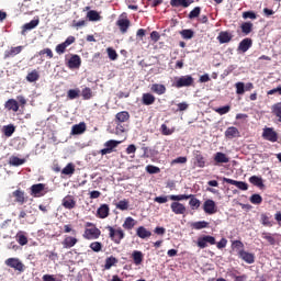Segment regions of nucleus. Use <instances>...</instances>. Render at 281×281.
Returning a JSON list of instances; mask_svg holds the SVG:
<instances>
[{"label":"nucleus","mask_w":281,"mask_h":281,"mask_svg":"<svg viewBox=\"0 0 281 281\" xmlns=\"http://www.w3.org/2000/svg\"><path fill=\"white\" fill-rule=\"evenodd\" d=\"M105 229L109 232V238L114 243L115 245H120L122 240H124L126 234H124V231L122 227L114 228L111 225L105 226Z\"/></svg>","instance_id":"obj_1"},{"label":"nucleus","mask_w":281,"mask_h":281,"mask_svg":"<svg viewBox=\"0 0 281 281\" xmlns=\"http://www.w3.org/2000/svg\"><path fill=\"white\" fill-rule=\"evenodd\" d=\"M193 86H194V78L192 77V75L177 77L175 82L172 83V87H176V89H182V87H193Z\"/></svg>","instance_id":"obj_2"},{"label":"nucleus","mask_w":281,"mask_h":281,"mask_svg":"<svg viewBox=\"0 0 281 281\" xmlns=\"http://www.w3.org/2000/svg\"><path fill=\"white\" fill-rule=\"evenodd\" d=\"M4 265L7 267H10V269H14V271H19V273H23L25 271V265L19 258H14V257L8 258L4 261Z\"/></svg>","instance_id":"obj_3"},{"label":"nucleus","mask_w":281,"mask_h":281,"mask_svg":"<svg viewBox=\"0 0 281 281\" xmlns=\"http://www.w3.org/2000/svg\"><path fill=\"white\" fill-rule=\"evenodd\" d=\"M30 190H31V196H34L35 199L45 196L47 193L45 183L33 184L31 186Z\"/></svg>","instance_id":"obj_4"},{"label":"nucleus","mask_w":281,"mask_h":281,"mask_svg":"<svg viewBox=\"0 0 281 281\" xmlns=\"http://www.w3.org/2000/svg\"><path fill=\"white\" fill-rule=\"evenodd\" d=\"M102 232L100 231V228L93 226L91 228H86L83 232V238L86 240H98V238H100Z\"/></svg>","instance_id":"obj_5"},{"label":"nucleus","mask_w":281,"mask_h":281,"mask_svg":"<svg viewBox=\"0 0 281 281\" xmlns=\"http://www.w3.org/2000/svg\"><path fill=\"white\" fill-rule=\"evenodd\" d=\"M216 238L212 235H204L198 238L196 245L200 249H205L207 245H215Z\"/></svg>","instance_id":"obj_6"},{"label":"nucleus","mask_w":281,"mask_h":281,"mask_svg":"<svg viewBox=\"0 0 281 281\" xmlns=\"http://www.w3.org/2000/svg\"><path fill=\"white\" fill-rule=\"evenodd\" d=\"M262 137L267 142L276 144V142H278V132L273 131V127H266L263 128Z\"/></svg>","instance_id":"obj_7"},{"label":"nucleus","mask_w":281,"mask_h":281,"mask_svg":"<svg viewBox=\"0 0 281 281\" xmlns=\"http://www.w3.org/2000/svg\"><path fill=\"white\" fill-rule=\"evenodd\" d=\"M203 211L205 214H216L218 212V207L216 206V202L214 200H206L203 203Z\"/></svg>","instance_id":"obj_8"},{"label":"nucleus","mask_w":281,"mask_h":281,"mask_svg":"<svg viewBox=\"0 0 281 281\" xmlns=\"http://www.w3.org/2000/svg\"><path fill=\"white\" fill-rule=\"evenodd\" d=\"M119 144H120V142L110 139V140L104 143L105 148L101 149L99 151V154L102 155V156L111 155V153H113V149L117 148Z\"/></svg>","instance_id":"obj_9"},{"label":"nucleus","mask_w":281,"mask_h":281,"mask_svg":"<svg viewBox=\"0 0 281 281\" xmlns=\"http://www.w3.org/2000/svg\"><path fill=\"white\" fill-rule=\"evenodd\" d=\"M68 69H80V65H82V59L80 55H71L70 60L66 63Z\"/></svg>","instance_id":"obj_10"},{"label":"nucleus","mask_w":281,"mask_h":281,"mask_svg":"<svg viewBox=\"0 0 281 281\" xmlns=\"http://www.w3.org/2000/svg\"><path fill=\"white\" fill-rule=\"evenodd\" d=\"M238 257L241 260H244V262H247V265H254V262H256V256H254V254L245 251V250H239Z\"/></svg>","instance_id":"obj_11"},{"label":"nucleus","mask_w":281,"mask_h":281,"mask_svg":"<svg viewBox=\"0 0 281 281\" xmlns=\"http://www.w3.org/2000/svg\"><path fill=\"white\" fill-rule=\"evenodd\" d=\"M224 183H229V186H236L238 190H249V184L244 181L233 180L229 178H223Z\"/></svg>","instance_id":"obj_12"},{"label":"nucleus","mask_w":281,"mask_h":281,"mask_svg":"<svg viewBox=\"0 0 281 281\" xmlns=\"http://www.w3.org/2000/svg\"><path fill=\"white\" fill-rule=\"evenodd\" d=\"M12 196L15 198L14 202L19 203L20 205H23L27 202V196H25V191L18 189L12 192Z\"/></svg>","instance_id":"obj_13"},{"label":"nucleus","mask_w":281,"mask_h":281,"mask_svg":"<svg viewBox=\"0 0 281 281\" xmlns=\"http://www.w3.org/2000/svg\"><path fill=\"white\" fill-rule=\"evenodd\" d=\"M116 25L121 32V34H126L128 32V27H131V20L128 19H119L116 21Z\"/></svg>","instance_id":"obj_14"},{"label":"nucleus","mask_w":281,"mask_h":281,"mask_svg":"<svg viewBox=\"0 0 281 281\" xmlns=\"http://www.w3.org/2000/svg\"><path fill=\"white\" fill-rule=\"evenodd\" d=\"M61 245L64 249H71V247H76V245H78V238L74 236H65Z\"/></svg>","instance_id":"obj_15"},{"label":"nucleus","mask_w":281,"mask_h":281,"mask_svg":"<svg viewBox=\"0 0 281 281\" xmlns=\"http://www.w3.org/2000/svg\"><path fill=\"white\" fill-rule=\"evenodd\" d=\"M251 45H254V41L249 37L244 38L239 45H238V52H243L245 54L246 52H249Z\"/></svg>","instance_id":"obj_16"},{"label":"nucleus","mask_w":281,"mask_h":281,"mask_svg":"<svg viewBox=\"0 0 281 281\" xmlns=\"http://www.w3.org/2000/svg\"><path fill=\"white\" fill-rule=\"evenodd\" d=\"M194 0H170L171 8H190Z\"/></svg>","instance_id":"obj_17"},{"label":"nucleus","mask_w":281,"mask_h":281,"mask_svg":"<svg viewBox=\"0 0 281 281\" xmlns=\"http://www.w3.org/2000/svg\"><path fill=\"white\" fill-rule=\"evenodd\" d=\"M61 205L66 210H74L76 207V199H74V195H66L61 201Z\"/></svg>","instance_id":"obj_18"},{"label":"nucleus","mask_w":281,"mask_h":281,"mask_svg":"<svg viewBox=\"0 0 281 281\" xmlns=\"http://www.w3.org/2000/svg\"><path fill=\"white\" fill-rule=\"evenodd\" d=\"M110 212H111V209L109 207V204H101L97 210V217L108 218Z\"/></svg>","instance_id":"obj_19"},{"label":"nucleus","mask_w":281,"mask_h":281,"mask_svg":"<svg viewBox=\"0 0 281 281\" xmlns=\"http://www.w3.org/2000/svg\"><path fill=\"white\" fill-rule=\"evenodd\" d=\"M22 52L23 46L11 47L4 52V59L7 60V58H14V56H18V54H21Z\"/></svg>","instance_id":"obj_20"},{"label":"nucleus","mask_w":281,"mask_h":281,"mask_svg":"<svg viewBox=\"0 0 281 281\" xmlns=\"http://www.w3.org/2000/svg\"><path fill=\"white\" fill-rule=\"evenodd\" d=\"M236 137H240V131L237 127L231 126L225 131L226 139H234Z\"/></svg>","instance_id":"obj_21"},{"label":"nucleus","mask_w":281,"mask_h":281,"mask_svg":"<svg viewBox=\"0 0 281 281\" xmlns=\"http://www.w3.org/2000/svg\"><path fill=\"white\" fill-rule=\"evenodd\" d=\"M136 236H138V238H142L144 240L146 238H150L153 236V233L150 231H147L146 227L139 226L136 229Z\"/></svg>","instance_id":"obj_22"},{"label":"nucleus","mask_w":281,"mask_h":281,"mask_svg":"<svg viewBox=\"0 0 281 281\" xmlns=\"http://www.w3.org/2000/svg\"><path fill=\"white\" fill-rule=\"evenodd\" d=\"M85 131H87V124L85 122H81L72 126L71 135H82Z\"/></svg>","instance_id":"obj_23"},{"label":"nucleus","mask_w":281,"mask_h":281,"mask_svg":"<svg viewBox=\"0 0 281 281\" xmlns=\"http://www.w3.org/2000/svg\"><path fill=\"white\" fill-rule=\"evenodd\" d=\"M214 161L215 164H229V157L225 153L217 151L214 155Z\"/></svg>","instance_id":"obj_24"},{"label":"nucleus","mask_w":281,"mask_h":281,"mask_svg":"<svg viewBox=\"0 0 281 281\" xmlns=\"http://www.w3.org/2000/svg\"><path fill=\"white\" fill-rule=\"evenodd\" d=\"M128 120H131V114L126 111L119 112L115 115V122L119 123V124H122L124 122H128Z\"/></svg>","instance_id":"obj_25"},{"label":"nucleus","mask_w":281,"mask_h":281,"mask_svg":"<svg viewBox=\"0 0 281 281\" xmlns=\"http://www.w3.org/2000/svg\"><path fill=\"white\" fill-rule=\"evenodd\" d=\"M171 212H173V214H184L186 205H183L180 202H172L171 203Z\"/></svg>","instance_id":"obj_26"},{"label":"nucleus","mask_w":281,"mask_h":281,"mask_svg":"<svg viewBox=\"0 0 281 281\" xmlns=\"http://www.w3.org/2000/svg\"><path fill=\"white\" fill-rule=\"evenodd\" d=\"M232 38H233V35L229 32H225V31H222L217 36V41L218 43H221V45L225 43H229Z\"/></svg>","instance_id":"obj_27"},{"label":"nucleus","mask_w":281,"mask_h":281,"mask_svg":"<svg viewBox=\"0 0 281 281\" xmlns=\"http://www.w3.org/2000/svg\"><path fill=\"white\" fill-rule=\"evenodd\" d=\"M150 91L156 93L157 95H164L166 93V86L161 83H153L150 87Z\"/></svg>","instance_id":"obj_28"},{"label":"nucleus","mask_w":281,"mask_h":281,"mask_svg":"<svg viewBox=\"0 0 281 281\" xmlns=\"http://www.w3.org/2000/svg\"><path fill=\"white\" fill-rule=\"evenodd\" d=\"M38 23H40V20L37 19V20H32L31 22L24 24L21 32L22 36H25L29 30H34V27H37Z\"/></svg>","instance_id":"obj_29"},{"label":"nucleus","mask_w":281,"mask_h":281,"mask_svg":"<svg viewBox=\"0 0 281 281\" xmlns=\"http://www.w3.org/2000/svg\"><path fill=\"white\" fill-rule=\"evenodd\" d=\"M132 258H133L134 265L138 267V265H142V262H144V252L139 250H134L132 252Z\"/></svg>","instance_id":"obj_30"},{"label":"nucleus","mask_w":281,"mask_h":281,"mask_svg":"<svg viewBox=\"0 0 281 281\" xmlns=\"http://www.w3.org/2000/svg\"><path fill=\"white\" fill-rule=\"evenodd\" d=\"M4 106L8 109V111H13V113H16L19 111V102L14 99H9Z\"/></svg>","instance_id":"obj_31"},{"label":"nucleus","mask_w":281,"mask_h":281,"mask_svg":"<svg viewBox=\"0 0 281 281\" xmlns=\"http://www.w3.org/2000/svg\"><path fill=\"white\" fill-rule=\"evenodd\" d=\"M76 173V165L74 162L67 164V166L61 170V175L66 177H71Z\"/></svg>","instance_id":"obj_32"},{"label":"nucleus","mask_w":281,"mask_h":281,"mask_svg":"<svg viewBox=\"0 0 281 281\" xmlns=\"http://www.w3.org/2000/svg\"><path fill=\"white\" fill-rule=\"evenodd\" d=\"M240 30L245 36H249V34H251V32L254 31V23L244 22L240 25Z\"/></svg>","instance_id":"obj_33"},{"label":"nucleus","mask_w":281,"mask_h":281,"mask_svg":"<svg viewBox=\"0 0 281 281\" xmlns=\"http://www.w3.org/2000/svg\"><path fill=\"white\" fill-rule=\"evenodd\" d=\"M194 158H195L198 168H205V157L203 156V154H201V151L199 150L194 151Z\"/></svg>","instance_id":"obj_34"},{"label":"nucleus","mask_w":281,"mask_h":281,"mask_svg":"<svg viewBox=\"0 0 281 281\" xmlns=\"http://www.w3.org/2000/svg\"><path fill=\"white\" fill-rule=\"evenodd\" d=\"M15 131H16V126H14V124L4 125L2 127V133L4 137H12Z\"/></svg>","instance_id":"obj_35"},{"label":"nucleus","mask_w":281,"mask_h":281,"mask_svg":"<svg viewBox=\"0 0 281 281\" xmlns=\"http://www.w3.org/2000/svg\"><path fill=\"white\" fill-rule=\"evenodd\" d=\"M189 199L191 210H199V207H201V200L196 199L194 194H189Z\"/></svg>","instance_id":"obj_36"},{"label":"nucleus","mask_w":281,"mask_h":281,"mask_svg":"<svg viewBox=\"0 0 281 281\" xmlns=\"http://www.w3.org/2000/svg\"><path fill=\"white\" fill-rule=\"evenodd\" d=\"M135 225H137V221H135V218L126 217L122 227H123V229L131 231V229H133V227H135Z\"/></svg>","instance_id":"obj_37"},{"label":"nucleus","mask_w":281,"mask_h":281,"mask_svg":"<svg viewBox=\"0 0 281 281\" xmlns=\"http://www.w3.org/2000/svg\"><path fill=\"white\" fill-rule=\"evenodd\" d=\"M142 102L145 106H150V104H155V97L151 93H144Z\"/></svg>","instance_id":"obj_38"},{"label":"nucleus","mask_w":281,"mask_h":281,"mask_svg":"<svg viewBox=\"0 0 281 281\" xmlns=\"http://www.w3.org/2000/svg\"><path fill=\"white\" fill-rule=\"evenodd\" d=\"M23 164H25V158H19L16 156H11L9 159L10 166L19 167V166H23Z\"/></svg>","instance_id":"obj_39"},{"label":"nucleus","mask_w":281,"mask_h":281,"mask_svg":"<svg viewBox=\"0 0 281 281\" xmlns=\"http://www.w3.org/2000/svg\"><path fill=\"white\" fill-rule=\"evenodd\" d=\"M233 251H245V244H243L240 240H233L231 245Z\"/></svg>","instance_id":"obj_40"},{"label":"nucleus","mask_w":281,"mask_h":281,"mask_svg":"<svg viewBox=\"0 0 281 281\" xmlns=\"http://www.w3.org/2000/svg\"><path fill=\"white\" fill-rule=\"evenodd\" d=\"M16 238V243H19V245H21L22 247L27 245L29 240H27V236H25V233L23 232H19L15 236Z\"/></svg>","instance_id":"obj_41"},{"label":"nucleus","mask_w":281,"mask_h":281,"mask_svg":"<svg viewBox=\"0 0 281 281\" xmlns=\"http://www.w3.org/2000/svg\"><path fill=\"white\" fill-rule=\"evenodd\" d=\"M249 182L252 183V186H257V188H263L265 183L262 182V178L258 176H251L249 178Z\"/></svg>","instance_id":"obj_42"},{"label":"nucleus","mask_w":281,"mask_h":281,"mask_svg":"<svg viewBox=\"0 0 281 281\" xmlns=\"http://www.w3.org/2000/svg\"><path fill=\"white\" fill-rule=\"evenodd\" d=\"M261 238H263V240H267V243H269V245H276V237H273V234L271 233H267L263 232L261 233Z\"/></svg>","instance_id":"obj_43"},{"label":"nucleus","mask_w":281,"mask_h":281,"mask_svg":"<svg viewBox=\"0 0 281 281\" xmlns=\"http://www.w3.org/2000/svg\"><path fill=\"white\" fill-rule=\"evenodd\" d=\"M272 113L278 117V122H281V102L272 105Z\"/></svg>","instance_id":"obj_44"},{"label":"nucleus","mask_w":281,"mask_h":281,"mask_svg":"<svg viewBox=\"0 0 281 281\" xmlns=\"http://www.w3.org/2000/svg\"><path fill=\"white\" fill-rule=\"evenodd\" d=\"M87 18L89 19V21H100V19H102L100 13H98V11L95 10L88 11Z\"/></svg>","instance_id":"obj_45"},{"label":"nucleus","mask_w":281,"mask_h":281,"mask_svg":"<svg viewBox=\"0 0 281 281\" xmlns=\"http://www.w3.org/2000/svg\"><path fill=\"white\" fill-rule=\"evenodd\" d=\"M38 78H41V75H38L37 70H33V71L29 72L26 76L27 82H36V80H38Z\"/></svg>","instance_id":"obj_46"},{"label":"nucleus","mask_w":281,"mask_h":281,"mask_svg":"<svg viewBox=\"0 0 281 281\" xmlns=\"http://www.w3.org/2000/svg\"><path fill=\"white\" fill-rule=\"evenodd\" d=\"M117 265V258L111 256L105 259L104 269L109 270L111 267Z\"/></svg>","instance_id":"obj_47"},{"label":"nucleus","mask_w":281,"mask_h":281,"mask_svg":"<svg viewBox=\"0 0 281 281\" xmlns=\"http://www.w3.org/2000/svg\"><path fill=\"white\" fill-rule=\"evenodd\" d=\"M261 224L265 227H273V222L271 221V217H269V215L267 214H261Z\"/></svg>","instance_id":"obj_48"},{"label":"nucleus","mask_w":281,"mask_h":281,"mask_svg":"<svg viewBox=\"0 0 281 281\" xmlns=\"http://www.w3.org/2000/svg\"><path fill=\"white\" fill-rule=\"evenodd\" d=\"M68 100H76V98H80V89H70L67 92Z\"/></svg>","instance_id":"obj_49"},{"label":"nucleus","mask_w":281,"mask_h":281,"mask_svg":"<svg viewBox=\"0 0 281 281\" xmlns=\"http://www.w3.org/2000/svg\"><path fill=\"white\" fill-rule=\"evenodd\" d=\"M116 210H121V212H124L128 210V200L124 199L116 203Z\"/></svg>","instance_id":"obj_50"},{"label":"nucleus","mask_w":281,"mask_h":281,"mask_svg":"<svg viewBox=\"0 0 281 281\" xmlns=\"http://www.w3.org/2000/svg\"><path fill=\"white\" fill-rule=\"evenodd\" d=\"M180 34L182 38H186V40L194 38V31L190 29L182 30Z\"/></svg>","instance_id":"obj_51"},{"label":"nucleus","mask_w":281,"mask_h":281,"mask_svg":"<svg viewBox=\"0 0 281 281\" xmlns=\"http://www.w3.org/2000/svg\"><path fill=\"white\" fill-rule=\"evenodd\" d=\"M249 201L252 203V205H260V203H262V196L258 193H255L250 196Z\"/></svg>","instance_id":"obj_52"},{"label":"nucleus","mask_w":281,"mask_h":281,"mask_svg":"<svg viewBox=\"0 0 281 281\" xmlns=\"http://www.w3.org/2000/svg\"><path fill=\"white\" fill-rule=\"evenodd\" d=\"M201 15V7H195L188 15V19H199Z\"/></svg>","instance_id":"obj_53"},{"label":"nucleus","mask_w":281,"mask_h":281,"mask_svg":"<svg viewBox=\"0 0 281 281\" xmlns=\"http://www.w3.org/2000/svg\"><path fill=\"white\" fill-rule=\"evenodd\" d=\"M81 95L83 100H91V98H93V91H91V88H85L81 91Z\"/></svg>","instance_id":"obj_54"},{"label":"nucleus","mask_w":281,"mask_h":281,"mask_svg":"<svg viewBox=\"0 0 281 281\" xmlns=\"http://www.w3.org/2000/svg\"><path fill=\"white\" fill-rule=\"evenodd\" d=\"M38 56H47V58L52 59L54 58V52L52 48H44L38 52Z\"/></svg>","instance_id":"obj_55"},{"label":"nucleus","mask_w":281,"mask_h":281,"mask_svg":"<svg viewBox=\"0 0 281 281\" xmlns=\"http://www.w3.org/2000/svg\"><path fill=\"white\" fill-rule=\"evenodd\" d=\"M90 249H92V251H95V254H100V251H102V243H100V241L91 243Z\"/></svg>","instance_id":"obj_56"},{"label":"nucleus","mask_w":281,"mask_h":281,"mask_svg":"<svg viewBox=\"0 0 281 281\" xmlns=\"http://www.w3.org/2000/svg\"><path fill=\"white\" fill-rule=\"evenodd\" d=\"M146 171L149 175H159V172H161V169H159V167H157V166L148 165L146 167Z\"/></svg>","instance_id":"obj_57"},{"label":"nucleus","mask_w":281,"mask_h":281,"mask_svg":"<svg viewBox=\"0 0 281 281\" xmlns=\"http://www.w3.org/2000/svg\"><path fill=\"white\" fill-rule=\"evenodd\" d=\"M207 225H210L207 222L201 221V222L193 223L191 226L193 227V229H205Z\"/></svg>","instance_id":"obj_58"},{"label":"nucleus","mask_w":281,"mask_h":281,"mask_svg":"<svg viewBox=\"0 0 281 281\" xmlns=\"http://www.w3.org/2000/svg\"><path fill=\"white\" fill-rule=\"evenodd\" d=\"M228 111H232V106H229V105H225V106L215 109V113H218V115H225V114H227Z\"/></svg>","instance_id":"obj_59"},{"label":"nucleus","mask_w":281,"mask_h":281,"mask_svg":"<svg viewBox=\"0 0 281 281\" xmlns=\"http://www.w3.org/2000/svg\"><path fill=\"white\" fill-rule=\"evenodd\" d=\"M238 271L231 272V278L234 279V281H247V274L237 276Z\"/></svg>","instance_id":"obj_60"},{"label":"nucleus","mask_w":281,"mask_h":281,"mask_svg":"<svg viewBox=\"0 0 281 281\" xmlns=\"http://www.w3.org/2000/svg\"><path fill=\"white\" fill-rule=\"evenodd\" d=\"M106 52L110 60H117V52L115 49H113L112 47H108Z\"/></svg>","instance_id":"obj_61"},{"label":"nucleus","mask_w":281,"mask_h":281,"mask_svg":"<svg viewBox=\"0 0 281 281\" xmlns=\"http://www.w3.org/2000/svg\"><path fill=\"white\" fill-rule=\"evenodd\" d=\"M188 199H190L188 194L170 195L171 201H188Z\"/></svg>","instance_id":"obj_62"},{"label":"nucleus","mask_w":281,"mask_h":281,"mask_svg":"<svg viewBox=\"0 0 281 281\" xmlns=\"http://www.w3.org/2000/svg\"><path fill=\"white\" fill-rule=\"evenodd\" d=\"M160 132H161V135H172V133H175V130L168 128V125L162 124L160 126Z\"/></svg>","instance_id":"obj_63"},{"label":"nucleus","mask_w":281,"mask_h":281,"mask_svg":"<svg viewBox=\"0 0 281 281\" xmlns=\"http://www.w3.org/2000/svg\"><path fill=\"white\" fill-rule=\"evenodd\" d=\"M243 19H251L252 21L258 19V15L254 11H245L243 13Z\"/></svg>","instance_id":"obj_64"}]
</instances>
